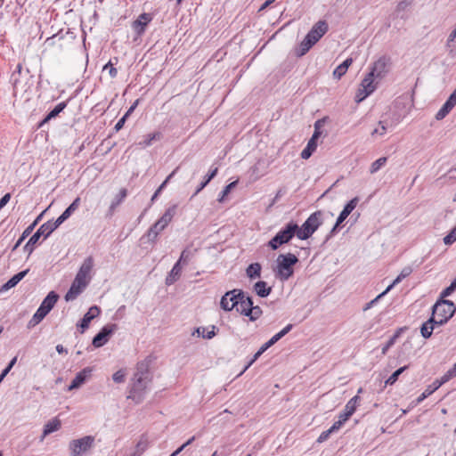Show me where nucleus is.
Here are the masks:
<instances>
[{
    "instance_id": "nucleus-1",
    "label": "nucleus",
    "mask_w": 456,
    "mask_h": 456,
    "mask_svg": "<svg viewBox=\"0 0 456 456\" xmlns=\"http://www.w3.org/2000/svg\"><path fill=\"white\" fill-rule=\"evenodd\" d=\"M153 362L151 355L137 362L135 371L129 385L128 398L136 403H140L144 399L149 386L152 381V372L151 365Z\"/></svg>"
},
{
    "instance_id": "nucleus-2",
    "label": "nucleus",
    "mask_w": 456,
    "mask_h": 456,
    "mask_svg": "<svg viewBox=\"0 0 456 456\" xmlns=\"http://www.w3.org/2000/svg\"><path fill=\"white\" fill-rule=\"evenodd\" d=\"M329 25L326 20L317 21L306 34L298 48L296 49V55L302 57L327 33Z\"/></svg>"
},
{
    "instance_id": "nucleus-3",
    "label": "nucleus",
    "mask_w": 456,
    "mask_h": 456,
    "mask_svg": "<svg viewBox=\"0 0 456 456\" xmlns=\"http://www.w3.org/2000/svg\"><path fill=\"white\" fill-rule=\"evenodd\" d=\"M298 257L292 254H281L276 259V267L273 269L275 277L281 281H288L294 274V266L298 263Z\"/></svg>"
},
{
    "instance_id": "nucleus-4",
    "label": "nucleus",
    "mask_w": 456,
    "mask_h": 456,
    "mask_svg": "<svg viewBox=\"0 0 456 456\" xmlns=\"http://www.w3.org/2000/svg\"><path fill=\"white\" fill-rule=\"evenodd\" d=\"M298 232V224L293 221L287 223L268 242L267 247L277 250L282 245L289 243Z\"/></svg>"
},
{
    "instance_id": "nucleus-5",
    "label": "nucleus",
    "mask_w": 456,
    "mask_h": 456,
    "mask_svg": "<svg viewBox=\"0 0 456 456\" xmlns=\"http://www.w3.org/2000/svg\"><path fill=\"white\" fill-rule=\"evenodd\" d=\"M322 211H315L311 214L303 224L300 227L298 226L297 237L303 240L309 239L322 224Z\"/></svg>"
},
{
    "instance_id": "nucleus-6",
    "label": "nucleus",
    "mask_w": 456,
    "mask_h": 456,
    "mask_svg": "<svg viewBox=\"0 0 456 456\" xmlns=\"http://www.w3.org/2000/svg\"><path fill=\"white\" fill-rule=\"evenodd\" d=\"M455 313L456 305L452 300L438 298L432 306L431 316L445 317L450 320Z\"/></svg>"
},
{
    "instance_id": "nucleus-7",
    "label": "nucleus",
    "mask_w": 456,
    "mask_h": 456,
    "mask_svg": "<svg viewBox=\"0 0 456 456\" xmlns=\"http://www.w3.org/2000/svg\"><path fill=\"white\" fill-rule=\"evenodd\" d=\"M94 444V436H85L78 439H74L69 442V449L70 450V456H82L87 452Z\"/></svg>"
},
{
    "instance_id": "nucleus-8",
    "label": "nucleus",
    "mask_w": 456,
    "mask_h": 456,
    "mask_svg": "<svg viewBox=\"0 0 456 456\" xmlns=\"http://www.w3.org/2000/svg\"><path fill=\"white\" fill-rule=\"evenodd\" d=\"M243 297V290L233 289L226 291L220 300V307L225 312H231L239 305L240 299Z\"/></svg>"
},
{
    "instance_id": "nucleus-9",
    "label": "nucleus",
    "mask_w": 456,
    "mask_h": 456,
    "mask_svg": "<svg viewBox=\"0 0 456 456\" xmlns=\"http://www.w3.org/2000/svg\"><path fill=\"white\" fill-rule=\"evenodd\" d=\"M118 330L116 323H109L104 325L100 331L93 338L92 345L95 348L102 347L110 339V336Z\"/></svg>"
},
{
    "instance_id": "nucleus-10",
    "label": "nucleus",
    "mask_w": 456,
    "mask_h": 456,
    "mask_svg": "<svg viewBox=\"0 0 456 456\" xmlns=\"http://www.w3.org/2000/svg\"><path fill=\"white\" fill-rule=\"evenodd\" d=\"M375 77H370V72L365 76V77L362 80L361 86L362 89H359L355 101L357 102H361L369 95H370L377 88V84H375Z\"/></svg>"
},
{
    "instance_id": "nucleus-11",
    "label": "nucleus",
    "mask_w": 456,
    "mask_h": 456,
    "mask_svg": "<svg viewBox=\"0 0 456 456\" xmlns=\"http://www.w3.org/2000/svg\"><path fill=\"white\" fill-rule=\"evenodd\" d=\"M94 267V258L93 256H87L82 263L78 272L76 274L74 281L78 283V285H82V287H86L88 284V276Z\"/></svg>"
},
{
    "instance_id": "nucleus-12",
    "label": "nucleus",
    "mask_w": 456,
    "mask_h": 456,
    "mask_svg": "<svg viewBox=\"0 0 456 456\" xmlns=\"http://www.w3.org/2000/svg\"><path fill=\"white\" fill-rule=\"evenodd\" d=\"M390 60L386 56L379 58L370 68V77L382 79L389 70Z\"/></svg>"
},
{
    "instance_id": "nucleus-13",
    "label": "nucleus",
    "mask_w": 456,
    "mask_h": 456,
    "mask_svg": "<svg viewBox=\"0 0 456 456\" xmlns=\"http://www.w3.org/2000/svg\"><path fill=\"white\" fill-rule=\"evenodd\" d=\"M92 372V367H86L82 370L78 371L68 387V391L79 388L91 377Z\"/></svg>"
},
{
    "instance_id": "nucleus-14",
    "label": "nucleus",
    "mask_w": 456,
    "mask_h": 456,
    "mask_svg": "<svg viewBox=\"0 0 456 456\" xmlns=\"http://www.w3.org/2000/svg\"><path fill=\"white\" fill-rule=\"evenodd\" d=\"M362 392V388H359L357 394ZM360 396L358 395L352 397L346 404L343 411L338 415L339 419L346 421L356 411V408L360 402Z\"/></svg>"
},
{
    "instance_id": "nucleus-15",
    "label": "nucleus",
    "mask_w": 456,
    "mask_h": 456,
    "mask_svg": "<svg viewBox=\"0 0 456 456\" xmlns=\"http://www.w3.org/2000/svg\"><path fill=\"white\" fill-rule=\"evenodd\" d=\"M101 314V308L97 305H93L89 308L87 313L84 314L82 319L79 321L77 327L81 329L83 333L90 325V322Z\"/></svg>"
},
{
    "instance_id": "nucleus-16",
    "label": "nucleus",
    "mask_w": 456,
    "mask_h": 456,
    "mask_svg": "<svg viewBox=\"0 0 456 456\" xmlns=\"http://www.w3.org/2000/svg\"><path fill=\"white\" fill-rule=\"evenodd\" d=\"M176 208L177 205H172L165 211L161 217L155 222L158 227L160 228V230L164 231L165 228L169 224V223L172 221L174 216L176 213Z\"/></svg>"
},
{
    "instance_id": "nucleus-17",
    "label": "nucleus",
    "mask_w": 456,
    "mask_h": 456,
    "mask_svg": "<svg viewBox=\"0 0 456 456\" xmlns=\"http://www.w3.org/2000/svg\"><path fill=\"white\" fill-rule=\"evenodd\" d=\"M64 222L61 216L55 221L49 220L37 229V234L45 232V236H50Z\"/></svg>"
},
{
    "instance_id": "nucleus-18",
    "label": "nucleus",
    "mask_w": 456,
    "mask_h": 456,
    "mask_svg": "<svg viewBox=\"0 0 456 456\" xmlns=\"http://www.w3.org/2000/svg\"><path fill=\"white\" fill-rule=\"evenodd\" d=\"M152 20V17L150 13L143 12L139 15L136 20L133 23V28L137 33V35L141 36L144 33L145 28L149 22Z\"/></svg>"
},
{
    "instance_id": "nucleus-19",
    "label": "nucleus",
    "mask_w": 456,
    "mask_h": 456,
    "mask_svg": "<svg viewBox=\"0 0 456 456\" xmlns=\"http://www.w3.org/2000/svg\"><path fill=\"white\" fill-rule=\"evenodd\" d=\"M359 202V198L354 197L350 200L343 208L342 211L339 213L337 220L338 225H341V224L348 217V216L354 211Z\"/></svg>"
},
{
    "instance_id": "nucleus-20",
    "label": "nucleus",
    "mask_w": 456,
    "mask_h": 456,
    "mask_svg": "<svg viewBox=\"0 0 456 456\" xmlns=\"http://www.w3.org/2000/svg\"><path fill=\"white\" fill-rule=\"evenodd\" d=\"M28 272L29 269H26L14 274L0 287V293H4L12 288H14L28 274Z\"/></svg>"
},
{
    "instance_id": "nucleus-21",
    "label": "nucleus",
    "mask_w": 456,
    "mask_h": 456,
    "mask_svg": "<svg viewBox=\"0 0 456 456\" xmlns=\"http://www.w3.org/2000/svg\"><path fill=\"white\" fill-rule=\"evenodd\" d=\"M59 299V295L55 291H50L47 296L43 299L39 305V308L44 312L49 314L54 307L55 304Z\"/></svg>"
},
{
    "instance_id": "nucleus-22",
    "label": "nucleus",
    "mask_w": 456,
    "mask_h": 456,
    "mask_svg": "<svg viewBox=\"0 0 456 456\" xmlns=\"http://www.w3.org/2000/svg\"><path fill=\"white\" fill-rule=\"evenodd\" d=\"M44 211L35 219V221L30 224L28 225L24 231L23 232L21 233V235L20 236V238L18 239V240L15 242V244L13 245L12 248V251H15L20 245L21 243L27 239V237H28L30 235V233L32 232V231L35 229V227L37 226V224H38V222L40 221V219L42 218L43 215H44Z\"/></svg>"
},
{
    "instance_id": "nucleus-23",
    "label": "nucleus",
    "mask_w": 456,
    "mask_h": 456,
    "mask_svg": "<svg viewBox=\"0 0 456 456\" xmlns=\"http://www.w3.org/2000/svg\"><path fill=\"white\" fill-rule=\"evenodd\" d=\"M162 232L159 227L154 223L141 238L142 243L155 244L157 242L159 234Z\"/></svg>"
},
{
    "instance_id": "nucleus-24",
    "label": "nucleus",
    "mask_w": 456,
    "mask_h": 456,
    "mask_svg": "<svg viewBox=\"0 0 456 456\" xmlns=\"http://www.w3.org/2000/svg\"><path fill=\"white\" fill-rule=\"evenodd\" d=\"M67 107V102L58 103L53 110H51L46 116L39 122L38 127H43L45 124L48 123L51 119L55 118L63 110Z\"/></svg>"
},
{
    "instance_id": "nucleus-25",
    "label": "nucleus",
    "mask_w": 456,
    "mask_h": 456,
    "mask_svg": "<svg viewBox=\"0 0 456 456\" xmlns=\"http://www.w3.org/2000/svg\"><path fill=\"white\" fill-rule=\"evenodd\" d=\"M272 290V287L265 281H258L253 285V291L262 298L267 297Z\"/></svg>"
},
{
    "instance_id": "nucleus-26",
    "label": "nucleus",
    "mask_w": 456,
    "mask_h": 456,
    "mask_svg": "<svg viewBox=\"0 0 456 456\" xmlns=\"http://www.w3.org/2000/svg\"><path fill=\"white\" fill-rule=\"evenodd\" d=\"M183 265H180V262H175L171 271L167 273L166 277V284L170 286L174 284L176 281L179 280L182 273Z\"/></svg>"
},
{
    "instance_id": "nucleus-27",
    "label": "nucleus",
    "mask_w": 456,
    "mask_h": 456,
    "mask_svg": "<svg viewBox=\"0 0 456 456\" xmlns=\"http://www.w3.org/2000/svg\"><path fill=\"white\" fill-rule=\"evenodd\" d=\"M217 328L215 325L209 328L199 327L194 330L192 335L201 336L203 338L211 339L216 335Z\"/></svg>"
},
{
    "instance_id": "nucleus-28",
    "label": "nucleus",
    "mask_w": 456,
    "mask_h": 456,
    "mask_svg": "<svg viewBox=\"0 0 456 456\" xmlns=\"http://www.w3.org/2000/svg\"><path fill=\"white\" fill-rule=\"evenodd\" d=\"M218 173V167L213 166L211 167L208 173L204 176L203 180L200 182L199 186L197 187L193 196L197 195L200 191H201L209 183L212 179H214Z\"/></svg>"
},
{
    "instance_id": "nucleus-29",
    "label": "nucleus",
    "mask_w": 456,
    "mask_h": 456,
    "mask_svg": "<svg viewBox=\"0 0 456 456\" xmlns=\"http://www.w3.org/2000/svg\"><path fill=\"white\" fill-rule=\"evenodd\" d=\"M163 138V134L159 131L148 134L143 136V139L138 142L141 148H146L152 144L153 141H160Z\"/></svg>"
},
{
    "instance_id": "nucleus-30",
    "label": "nucleus",
    "mask_w": 456,
    "mask_h": 456,
    "mask_svg": "<svg viewBox=\"0 0 456 456\" xmlns=\"http://www.w3.org/2000/svg\"><path fill=\"white\" fill-rule=\"evenodd\" d=\"M86 287H82V285H78L75 281L71 283L69 290L67 291L64 298L67 302L72 301L77 297L83 291Z\"/></svg>"
},
{
    "instance_id": "nucleus-31",
    "label": "nucleus",
    "mask_w": 456,
    "mask_h": 456,
    "mask_svg": "<svg viewBox=\"0 0 456 456\" xmlns=\"http://www.w3.org/2000/svg\"><path fill=\"white\" fill-rule=\"evenodd\" d=\"M41 236L44 237V239H47L49 236H45V232H41L40 234H37V231L29 238L26 245L24 246L23 249L25 252H28V255H31L32 252L35 249L36 244L38 242L39 240H41Z\"/></svg>"
},
{
    "instance_id": "nucleus-32",
    "label": "nucleus",
    "mask_w": 456,
    "mask_h": 456,
    "mask_svg": "<svg viewBox=\"0 0 456 456\" xmlns=\"http://www.w3.org/2000/svg\"><path fill=\"white\" fill-rule=\"evenodd\" d=\"M434 322L435 317L430 316L425 322L420 326V334L424 338H429L434 331Z\"/></svg>"
},
{
    "instance_id": "nucleus-33",
    "label": "nucleus",
    "mask_w": 456,
    "mask_h": 456,
    "mask_svg": "<svg viewBox=\"0 0 456 456\" xmlns=\"http://www.w3.org/2000/svg\"><path fill=\"white\" fill-rule=\"evenodd\" d=\"M353 59L346 58L341 64H339L333 71L334 78L340 79L347 71L348 68L352 65Z\"/></svg>"
},
{
    "instance_id": "nucleus-34",
    "label": "nucleus",
    "mask_w": 456,
    "mask_h": 456,
    "mask_svg": "<svg viewBox=\"0 0 456 456\" xmlns=\"http://www.w3.org/2000/svg\"><path fill=\"white\" fill-rule=\"evenodd\" d=\"M262 265L260 263H251L246 269V275L249 280H255L261 276Z\"/></svg>"
},
{
    "instance_id": "nucleus-35",
    "label": "nucleus",
    "mask_w": 456,
    "mask_h": 456,
    "mask_svg": "<svg viewBox=\"0 0 456 456\" xmlns=\"http://www.w3.org/2000/svg\"><path fill=\"white\" fill-rule=\"evenodd\" d=\"M61 421L57 418H54L52 420L48 421L44 427L42 440L46 436L59 430L61 428Z\"/></svg>"
},
{
    "instance_id": "nucleus-36",
    "label": "nucleus",
    "mask_w": 456,
    "mask_h": 456,
    "mask_svg": "<svg viewBox=\"0 0 456 456\" xmlns=\"http://www.w3.org/2000/svg\"><path fill=\"white\" fill-rule=\"evenodd\" d=\"M127 195L126 189H121L119 192L115 196L114 200H112L110 208H109V214L112 215L115 208L122 203V201L126 199Z\"/></svg>"
},
{
    "instance_id": "nucleus-37",
    "label": "nucleus",
    "mask_w": 456,
    "mask_h": 456,
    "mask_svg": "<svg viewBox=\"0 0 456 456\" xmlns=\"http://www.w3.org/2000/svg\"><path fill=\"white\" fill-rule=\"evenodd\" d=\"M413 272V269L411 266L408 265L403 268L399 275L394 280V281L387 286L388 289L391 290L396 284L401 282L403 279L410 276L411 273Z\"/></svg>"
},
{
    "instance_id": "nucleus-38",
    "label": "nucleus",
    "mask_w": 456,
    "mask_h": 456,
    "mask_svg": "<svg viewBox=\"0 0 456 456\" xmlns=\"http://www.w3.org/2000/svg\"><path fill=\"white\" fill-rule=\"evenodd\" d=\"M149 442L147 436L142 435L135 445V452L132 455L141 456L147 450Z\"/></svg>"
},
{
    "instance_id": "nucleus-39",
    "label": "nucleus",
    "mask_w": 456,
    "mask_h": 456,
    "mask_svg": "<svg viewBox=\"0 0 456 456\" xmlns=\"http://www.w3.org/2000/svg\"><path fill=\"white\" fill-rule=\"evenodd\" d=\"M411 3H412L411 0H403V1L399 2L396 6V9H395V15L397 17H400L401 19H405L406 18L405 12L411 5Z\"/></svg>"
},
{
    "instance_id": "nucleus-40",
    "label": "nucleus",
    "mask_w": 456,
    "mask_h": 456,
    "mask_svg": "<svg viewBox=\"0 0 456 456\" xmlns=\"http://www.w3.org/2000/svg\"><path fill=\"white\" fill-rule=\"evenodd\" d=\"M80 198L77 197L72 203L62 212L61 216L66 221L78 208Z\"/></svg>"
},
{
    "instance_id": "nucleus-41",
    "label": "nucleus",
    "mask_w": 456,
    "mask_h": 456,
    "mask_svg": "<svg viewBox=\"0 0 456 456\" xmlns=\"http://www.w3.org/2000/svg\"><path fill=\"white\" fill-rule=\"evenodd\" d=\"M194 251L195 250H192L189 247L185 248L182 251L180 257L178 258V260L176 262H180V265L183 266L188 265V263L191 261V259L194 256Z\"/></svg>"
},
{
    "instance_id": "nucleus-42",
    "label": "nucleus",
    "mask_w": 456,
    "mask_h": 456,
    "mask_svg": "<svg viewBox=\"0 0 456 456\" xmlns=\"http://www.w3.org/2000/svg\"><path fill=\"white\" fill-rule=\"evenodd\" d=\"M317 148V142L314 140H309L305 149L301 151V158L303 159H308Z\"/></svg>"
},
{
    "instance_id": "nucleus-43",
    "label": "nucleus",
    "mask_w": 456,
    "mask_h": 456,
    "mask_svg": "<svg viewBox=\"0 0 456 456\" xmlns=\"http://www.w3.org/2000/svg\"><path fill=\"white\" fill-rule=\"evenodd\" d=\"M254 305V300L253 297L249 295H248L243 290V297L241 299H240L239 305L236 307L237 309H243V308H252Z\"/></svg>"
},
{
    "instance_id": "nucleus-44",
    "label": "nucleus",
    "mask_w": 456,
    "mask_h": 456,
    "mask_svg": "<svg viewBox=\"0 0 456 456\" xmlns=\"http://www.w3.org/2000/svg\"><path fill=\"white\" fill-rule=\"evenodd\" d=\"M408 369V365H404L400 367L395 371H394L389 378L385 381V386H392L394 385L399 379V376L404 372Z\"/></svg>"
},
{
    "instance_id": "nucleus-45",
    "label": "nucleus",
    "mask_w": 456,
    "mask_h": 456,
    "mask_svg": "<svg viewBox=\"0 0 456 456\" xmlns=\"http://www.w3.org/2000/svg\"><path fill=\"white\" fill-rule=\"evenodd\" d=\"M455 376L452 375V373L448 370L440 379H436L434 381L432 386H434V389H438L442 385L448 382L451 379L454 378Z\"/></svg>"
},
{
    "instance_id": "nucleus-46",
    "label": "nucleus",
    "mask_w": 456,
    "mask_h": 456,
    "mask_svg": "<svg viewBox=\"0 0 456 456\" xmlns=\"http://www.w3.org/2000/svg\"><path fill=\"white\" fill-rule=\"evenodd\" d=\"M387 161V158H386V157H381V158L378 159L377 160H375L370 167V174L377 173L381 167H383L386 165Z\"/></svg>"
},
{
    "instance_id": "nucleus-47",
    "label": "nucleus",
    "mask_w": 456,
    "mask_h": 456,
    "mask_svg": "<svg viewBox=\"0 0 456 456\" xmlns=\"http://www.w3.org/2000/svg\"><path fill=\"white\" fill-rule=\"evenodd\" d=\"M452 110V106L445 102L443 104V106L441 107V109L436 114V118L437 120H441V119L444 118L450 113V111Z\"/></svg>"
},
{
    "instance_id": "nucleus-48",
    "label": "nucleus",
    "mask_w": 456,
    "mask_h": 456,
    "mask_svg": "<svg viewBox=\"0 0 456 456\" xmlns=\"http://www.w3.org/2000/svg\"><path fill=\"white\" fill-rule=\"evenodd\" d=\"M237 181H234V182H232L230 183H228L227 185L224 186V188L222 190L220 195H219V198H218V201L219 202H223L224 198L231 192V191L236 187L237 185Z\"/></svg>"
},
{
    "instance_id": "nucleus-49",
    "label": "nucleus",
    "mask_w": 456,
    "mask_h": 456,
    "mask_svg": "<svg viewBox=\"0 0 456 456\" xmlns=\"http://www.w3.org/2000/svg\"><path fill=\"white\" fill-rule=\"evenodd\" d=\"M388 291H390L388 289V288L387 287V289L381 292L380 294H379L374 299L370 300V302H368L362 308L363 311H367L369 309H370L371 307H373Z\"/></svg>"
},
{
    "instance_id": "nucleus-50",
    "label": "nucleus",
    "mask_w": 456,
    "mask_h": 456,
    "mask_svg": "<svg viewBox=\"0 0 456 456\" xmlns=\"http://www.w3.org/2000/svg\"><path fill=\"white\" fill-rule=\"evenodd\" d=\"M17 362V356H14L7 364V366L2 370L0 374V384L3 382L4 379L9 374L12 367Z\"/></svg>"
},
{
    "instance_id": "nucleus-51",
    "label": "nucleus",
    "mask_w": 456,
    "mask_h": 456,
    "mask_svg": "<svg viewBox=\"0 0 456 456\" xmlns=\"http://www.w3.org/2000/svg\"><path fill=\"white\" fill-rule=\"evenodd\" d=\"M447 46L451 53H456V28L450 34L447 39Z\"/></svg>"
},
{
    "instance_id": "nucleus-52",
    "label": "nucleus",
    "mask_w": 456,
    "mask_h": 456,
    "mask_svg": "<svg viewBox=\"0 0 456 456\" xmlns=\"http://www.w3.org/2000/svg\"><path fill=\"white\" fill-rule=\"evenodd\" d=\"M455 241H456V225L444 238V243L445 245H452Z\"/></svg>"
},
{
    "instance_id": "nucleus-53",
    "label": "nucleus",
    "mask_w": 456,
    "mask_h": 456,
    "mask_svg": "<svg viewBox=\"0 0 456 456\" xmlns=\"http://www.w3.org/2000/svg\"><path fill=\"white\" fill-rule=\"evenodd\" d=\"M455 290L456 283L454 281H452L451 284L441 292L439 298L445 299V297L452 295Z\"/></svg>"
},
{
    "instance_id": "nucleus-54",
    "label": "nucleus",
    "mask_w": 456,
    "mask_h": 456,
    "mask_svg": "<svg viewBox=\"0 0 456 456\" xmlns=\"http://www.w3.org/2000/svg\"><path fill=\"white\" fill-rule=\"evenodd\" d=\"M293 328L292 324H288L285 326L281 330H280L278 333L273 335L272 338L278 342L280 339H281L285 335H287Z\"/></svg>"
},
{
    "instance_id": "nucleus-55",
    "label": "nucleus",
    "mask_w": 456,
    "mask_h": 456,
    "mask_svg": "<svg viewBox=\"0 0 456 456\" xmlns=\"http://www.w3.org/2000/svg\"><path fill=\"white\" fill-rule=\"evenodd\" d=\"M103 70H109V75L111 78H115L118 75V70L113 67L112 60H110L104 66Z\"/></svg>"
},
{
    "instance_id": "nucleus-56",
    "label": "nucleus",
    "mask_w": 456,
    "mask_h": 456,
    "mask_svg": "<svg viewBox=\"0 0 456 456\" xmlns=\"http://www.w3.org/2000/svg\"><path fill=\"white\" fill-rule=\"evenodd\" d=\"M21 69H22V65L20 63H19L17 66H16V69L15 70L12 72V76H11V81L14 87L17 86L18 85V82H19V79L17 77V76L19 74H20L21 72Z\"/></svg>"
},
{
    "instance_id": "nucleus-57",
    "label": "nucleus",
    "mask_w": 456,
    "mask_h": 456,
    "mask_svg": "<svg viewBox=\"0 0 456 456\" xmlns=\"http://www.w3.org/2000/svg\"><path fill=\"white\" fill-rule=\"evenodd\" d=\"M126 373L123 370H118L112 375V379L115 383H123L125 381Z\"/></svg>"
},
{
    "instance_id": "nucleus-58",
    "label": "nucleus",
    "mask_w": 456,
    "mask_h": 456,
    "mask_svg": "<svg viewBox=\"0 0 456 456\" xmlns=\"http://www.w3.org/2000/svg\"><path fill=\"white\" fill-rule=\"evenodd\" d=\"M379 126H380V127H379V128H375V129L372 131V133H371V134H372V135H375V134L383 135V134H386L387 129V125H386V122H385L384 120H380V121L379 122Z\"/></svg>"
},
{
    "instance_id": "nucleus-59",
    "label": "nucleus",
    "mask_w": 456,
    "mask_h": 456,
    "mask_svg": "<svg viewBox=\"0 0 456 456\" xmlns=\"http://www.w3.org/2000/svg\"><path fill=\"white\" fill-rule=\"evenodd\" d=\"M253 309L252 308H243V309H237V312H239L241 315L246 316L249 319L251 322L256 321V316L253 315Z\"/></svg>"
},
{
    "instance_id": "nucleus-60",
    "label": "nucleus",
    "mask_w": 456,
    "mask_h": 456,
    "mask_svg": "<svg viewBox=\"0 0 456 456\" xmlns=\"http://www.w3.org/2000/svg\"><path fill=\"white\" fill-rule=\"evenodd\" d=\"M346 423V421L342 419H339L333 423V425L329 428L331 434L338 431L341 427Z\"/></svg>"
},
{
    "instance_id": "nucleus-61",
    "label": "nucleus",
    "mask_w": 456,
    "mask_h": 456,
    "mask_svg": "<svg viewBox=\"0 0 456 456\" xmlns=\"http://www.w3.org/2000/svg\"><path fill=\"white\" fill-rule=\"evenodd\" d=\"M262 354L256 351L252 358L248 362L242 371L240 373L241 375L244 373Z\"/></svg>"
},
{
    "instance_id": "nucleus-62",
    "label": "nucleus",
    "mask_w": 456,
    "mask_h": 456,
    "mask_svg": "<svg viewBox=\"0 0 456 456\" xmlns=\"http://www.w3.org/2000/svg\"><path fill=\"white\" fill-rule=\"evenodd\" d=\"M436 389H434V387L427 388L417 399L418 403L422 402L424 399H426L428 396H429L433 392H435Z\"/></svg>"
},
{
    "instance_id": "nucleus-63",
    "label": "nucleus",
    "mask_w": 456,
    "mask_h": 456,
    "mask_svg": "<svg viewBox=\"0 0 456 456\" xmlns=\"http://www.w3.org/2000/svg\"><path fill=\"white\" fill-rule=\"evenodd\" d=\"M395 338H389L381 348L382 354H386L387 351L395 345Z\"/></svg>"
},
{
    "instance_id": "nucleus-64",
    "label": "nucleus",
    "mask_w": 456,
    "mask_h": 456,
    "mask_svg": "<svg viewBox=\"0 0 456 456\" xmlns=\"http://www.w3.org/2000/svg\"><path fill=\"white\" fill-rule=\"evenodd\" d=\"M166 188V183H162L159 188L155 191V192L153 193V195L151 196V203H153L157 199L158 197L160 195V193L162 192V191Z\"/></svg>"
}]
</instances>
